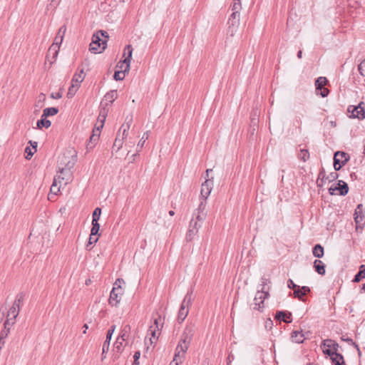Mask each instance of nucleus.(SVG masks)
<instances>
[{
  "mask_svg": "<svg viewBox=\"0 0 365 365\" xmlns=\"http://www.w3.org/2000/svg\"><path fill=\"white\" fill-rule=\"evenodd\" d=\"M195 333L194 325L190 324L185 328L180 339L176 346L174 357L179 359L182 362L185 358V354L187 352L192 338Z\"/></svg>",
  "mask_w": 365,
  "mask_h": 365,
  "instance_id": "f257e3e1",
  "label": "nucleus"
},
{
  "mask_svg": "<svg viewBox=\"0 0 365 365\" xmlns=\"http://www.w3.org/2000/svg\"><path fill=\"white\" fill-rule=\"evenodd\" d=\"M108 34L106 31L99 30L93 34L89 51L93 53H101L106 48Z\"/></svg>",
  "mask_w": 365,
  "mask_h": 365,
  "instance_id": "f03ea898",
  "label": "nucleus"
},
{
  "mask_svg": "<svg viewBox=\"0 0 365 365\" xmlns=\"http://www.w3.org/2000/svg\"><path fill=\"white\" fill-rule=\"evenodd\" d=\"M67 158L65 155L59 157L58 160V170L59 175L56 177L59 180V183L61 181H64V185H66L71 177V168L74 165V162L71 160H66Z\"/></svg>",
  "mask_w": 365,
  "mask_h": 365,
  "instance_id": "7ed1b4c3",
  "label": "nucleus"
},
{
  "mask_svg": "<svg viewBox=\"0 0 365 365\" xmlns=\"http://www.w3.org/2000/svg\"><path fill=\"white\" fill-rule=\"evenodd\" d=\"M132 120V117H126L125 124H123L120 126L113 147L115 152H118L123 147V140L128 136V130L130 129Z\"/></svg>",
  "mask_w": 365,
  "mask_h": 365,
  "instance_id": "20e7f679",
  "label": "nucleus"
},
{
  "mask_svg": "<svg viewBox=\"0 0 365 365\" xmlns=\"http://www.w3.org/2000/svg\"><path fill=\"white\" fill-rule=\"evenodd\" d=\"M192 292H187L182 302L178 315V321L179 323H182L188 314V307L192 300Z\"/></svg>",
  "mask_w": 365,
  "mask_h": 365,
  "instance_id": "39448f33",
  "label": "nucleus"
},
{
  "mask_svg": "<svg viewBox=\"0 0 365 365\" xmlns=\"http://www.w3.org/2000/svg\"><path fill=\"white\" fill-rule=\"evenodd\" d=\"M128 56L125 58L123 61H120L117 66L120 68V71H123L124 73H128L130 71V61L132 58V53H133V48L131 45H127L124 49V56L126 54Z\"/></svg>",
  "mask_w": 365,
  "mask_h": 365,
  "instance_id": "423d86ee",
  "label": "nucleus"
},
{
  "mask_svg": "<svg viewBox=\"0 0 365 365\" xmlns=\"http://www.w3.org/2000/svg\"><path fill=\"white\" fill-rule=\"evenodd\" d=\"M350 156L344 151H336L334 155V168L336 171L339 170L349 160Z\"/></svg>",
  "mask_w": 365,
  "mask_h": 365,
  "instance_id": "0eeeda50",
  "label": "nucleus"
},
{
  "mask_svg": "<svg viewBox=\"0 0 365 365\" xmlns=\"http://www.w3.org/2000/svg\"><path fill=\"white\" fill-rule=\"evenodd\" d=\"M354 221L356 223V229L363 228L365 225V213L364 212V207L362 204H359L354 212Z\"/></svg>",
  "mask_w": 365,
  "mask_h": 365,
  "instance_id": "6e6552de",
  "label": "nucleus"
},
{
  "mask_svg": "<svg viewBox=\"0 0 365 365\" xmlns=\"http://www.w3.org/2000/svg\"><path fill=\"white\" fill-rule=\"evenodd\" d=\"M364 104L361 102L358 106H349L348 108V112L351 113V117L357 118L359 119L365 118V109L361 105Z\"/></svg>",
  "mask_w": 365,
  "mask_h": 365,
  "instance_id": "1a4fd4ad",
  "label": "nucleus"
},
{
  "mask_svg": "<svg viewBox=\"0 0 365 365\" xmlns=\"http://www.w3.org/2000/svg\"><path fill=\"white\" fill-rule=\"evenodd\" d=\"M336 190L339 191L340 195L345 196L349 192L348 184L343 180H339L336 186L329 188V195H334Z\"/></svg>",
  "mask_w": 365,
  "mask_h": 365,
  "instance_id": "9d476101",
  "label": "nucleus"
},
{
  "mask_svg": "<svg viewBox=\"0 0 365 365\" xmlns=\"http://www.w3.org/2000/svg\"><path fill=\"white\" fill-rule=\"evenodd\" d=\"M123 294L122 288L113 287L109 298V304L111 306H117L121 299V297Z\"/></svg>",
  "mask_w": 365,
  "mask_h": 365,
  "instance_id": "9b49d317",
  "label": "nucleus"
},
{
  "mask_svg": "<svg viewBox=\"0 0 365 365\" xmlns=\"http://www.w3.org/2000/svg\"><path fill=\"white\" fill-rule=\"evenodd\" d=\"M115 329V325H112L107 331L106 338L103 344L102 360L106 358V353L109 350L110 342Z\"/></svg>",
  "mask_w": 365,
  "mask_h": 365,
  "instance_id": "f8f14e48",
  "label": "nucleus"
},
{
  "mask_svg": "<svg viewBox=\"0 0 365 365\" xmlns=\"http://www.w3.org/2000/svg\"><path fill=\"white\" fill-rule=\"evenodd\" d=\"M103 127V120L101 125L96 129L93 130L92 135L90 136L89 141L86 145L87 149L93 148L98 143L101 134V129Z\"/></svg>",
  "mask_w": 365,
  "mask_h": 365,
  "instance_id": "ddd939ff",
  "label": "nucleus"
},
{
  "mask_svg": "<svg viewBox=\"0 0 365 365\" xmlns=\"http://www.w3.org/2000/svg\"><path fill=\"white\" fill-rule=\"evenodd\" d=\"M207 199H202L200 203L198 205V207L194 211L193 216L195 217L199 220H205L206 217V202Z\"/></svg>",
  "mask_w": 365,
  "mask_h": 365,
  "instance_id": "4468645a",
  "label": "nucleus"
},
{
  "mask_svg": "<svg viewBox=\"0 0 365 365\" xmlns=\"http://www.w3.org/2000/svg\"><path fill=\"white\" fill-rule=\"evenodd\" d=\"M227 24H229L230 31L232 36L240 24V14L232 12L228 19Z\"/></svg>",
  "mask_w": 365,
  "mask_h": 365,
  "instance_id": "2eb2a0df",
  "label": "nucleus"
},
{
  "mask_svg": "<svg viewBox=\"0 0 365 365\" xmlns=\"http://www.w3.org/2000/svg\"><path fill=\"white\" fill-rule=\"evenodd\" d=\"M213 181L210 179H206L202 184L200 195L204 199H207L212 190Z\"/></svg>",
  "mask_w": 365,
  "mask_h": 365,
  "instance_id": "dca6fc26",
  "label": "nucleus"
},
{
  "mask_svg": "<svg viewBox=\"0 0 365 365\" xmlns=\"http://www.w3.org/2000/svg\"><path fill=\"white\" fill-rule=\"evenodd\" d=\"M262 288L260 290H257L254 301H257V299H260V304H263V302L265 299L268 298L269 296V285L265 286L264 284H261Z\"/></svg>",
  "mask_w": 365,
  "mask_h": 365,
  "instance_id": "f3484780",
  "label": "nucleus"
},
{
  "mask_svg": "<svg viewBox=\"0 0 365 365\" xmlns=\"http://www.w3.org/2000/svg\"><path fill=\"white\" fill-rule=\"evenodd\" d=\"M275 319L282 321L287 324L291 323L292 321V313L284 311H277L274 317Z\"/></svg>",
  "mask_w": 365,
  "mask_h": 365,
  "instance_id": "a211bd4d",
  "label": "nucleus"
},
{
  "mask_svg": "<svg viewBox=\"0 0 365 365\" xmlns=\"http://www.w3.org/2000/svg\"><path fill=\"white\" fill-rule=\"evenodd\" d=\"M310 288L307 286H303L300 287L298 286L297 289L294 291L293 295L295 298L299 299L301 301L304 302L303 297L305 296L307 293L310 292Z\"/></svg>",
  "mask_w": 365,
  "mask_h": 365,
  "instance_id": "6ab92c4d",
  "label": "nucleus"
},
{
  "mask_svg": "<svg viewBox=\"0 0 365 365\" xmlns=\"http://www.w3.org/2000/svg\"><path fill=\"white\" fill-rule=\"evenodd\" d=\"M323 353L325 355L330 356L332 364L336 363V361H338L339 362L344 361V356L339 352L332 353L329 349H324Z\"/></svg>",
  "mask_w": 365,
  "mask_h": 365,
  "instance_id": "aec40b11",
  "label": "nucleus"
},
{
  "mask_svg": "<svg viewBox=\"0 0 365 365\" xmlns=\"http://www.w3.org/2000/svg\"><path fill=\"white\" fill-rule=\"evenodd\" d=\"M313 267L314 268L315 272H317L319 274L322 276L325 274L326 266L324 263L320 259H315L313 263Z\"/></svg>",
  "mask_w": 365,
  "mask_h": 365,
  "instance_id": "412c9836",
  "label": "nucleus"
},
{
  "mask_svg": "<svg viewBox=\"0 0 365 365\" xmlns=\"http://www.w3.org/2000/svg\"><path fill=\"white\" fill-rule=\"evenodd\" d=\"M204 220H199L195 217L192 215V218L191 219L189 225V229L195 230L198 232L199 229L201 227L202 222Z\"/></svg>",
  "mask_w": 365,
  "mask_h": 365,
  "instance_id": "4be33fe9",
  "label": "nucleus"
},
{
  "mask_svg": "<svg viewBox=\"0 0 365 365\" xmlns=\"http://www.w3.org/2000/svg\"><path fill=\"white\" fill-rule=\"evenodd\" d=\"M59 47L56 45H51L48 51L47 58H49L51 55H52V58L51 61V63H53L58 54Z\"/></svg>",
  "mask_w": 365,
  "mask_h": 365,
  "instance_id": "5701e85b",
  "label": "nucleus"
},
{
  "mask_svg": "<svg viewBox=\"0 0 365 365\" xmlns=\"http://www.w3.org/2000/svg\"><path fill=\"white\" fill-rule=\"evenodd\" d=\"M14 324V321L10 322V319H6L4 324V329H2L0 333V337L1 340L5 339L8 336V334L10 331V328H6V325H13Z\"/></svg>",
  "mask_w": 365,
  "mask_h": 365,
  "instance_id": "b1692460",
  "label": "nucleus"
},
{
  "mask_svg": "<svg viewBox=\"0 0 365 365\" xmlns=\"http://www.w3.org/2000/svg\"><path fill=\"white\" fill-rule=\"evenodd\" d=\"M85 75L83 69H81L79 73H76L74 74L72 78V83L78 84V86H80V83L84 80Z\"/></svg>",
  "mask_w": 365,
  "mask_h": 365,
  "instance_id": "393cba45",
  "label": "nucleus"
},
{
  "mask_svg": "<svg viewBox=\"0 0 365 365\" xmlns=\"http://www.w3.org/2000/svg\"><path fill=\"white\" fill-rule=\"evenodd\" d=\"M20 309L12 305V307L9 309L7 313L6 319H10V322L14 321L15 322V319L19 315Z\"/></svg>",
  "mask_w": 365,
  "mask_h": 365,
  "instance_id": "a878e982",
  "label": "nucleus"
},
{
  "mask_svg": "<svg viewBox=\"0 0 365 365\" xmlns=\"http://www.w3.org/2000/svg\"><path fill=\"white\" fill-rule=\"evenodd\" d=\"M313 255L320 259L324 256V247L320 244H317L314 246L312 249Z\"/></svg>",
  "mask_w": 365,
  "mask_h": 365,
  "instance_id": "bb28decb",
  "label": "nucleus"
},
{
  "mask_svg": "<svg viewBox=\"0 0 365 365\" xmlns=\"http://www.w3.org/2000/svg\"><path fill=\"white\" fill-rule=\"evenodd\" d=\"M51 122L47 119L46 117L41 116V119L37 120L36 126L37 128L41 129L42 128H48L51 126Z\"/></svg>",
  "mask_w": 365,
  "mask_h": 365,
  "instance_id": "cd10ccee",
  "label": "nucleus"
},
{
  "mask_svg": "<svg viewBox=\"0 0 365 365\" xmlns=\"http://www.w3.org/2000/svg\"><path fill=\"white\" fill-rule=\"evenodd\" d=\"M365 277V264H361L359 267V270L354 276L353 282H359L362 279Z\"/></svg>",
  "mask_w": 365,
  "mask_h": 365,
  "instance_id": "c85d7f7f",
  "label": "nucleus"
},
{
  "mask_svg": "<svg viewBox=\"0 0 365 365\" xmlns=\"http://www.w3.org/2000/svg\"><path fill=\"white\" fill-rule=\"evenodd\" d=\"M291 337L292 339V341L296 343L300 344L304 341V334L302 333V331H292L291 334Z\"/></svg>",
  "mask_w": 365,
  "mask_h": 365,
  "instance_id": "c756f323",
  "label": "nucleus"
},
{
  "mask_svg": "<svg viewBox=\"0 0 365 365\" xmlns=\"http://www.w3.org/2000/svg\"><path fill=\"white\" fill-rule=\"evenodd\" d=\"M327 83L328 80L326 77H319L315 81L316 90H322Z\"/></svg>",
  "mask_w": 365,
  "mask_h": 365,
  "instance_id": "7c9ffc66",
  "label": "nucleus"
},
{
  "mask_svg": "<svg viewBox=\"0 0 365 365\" xmlns=\"http://www.w3.org/2000/svg\"><path fill=\"white\" fill-rule=\"evenodd\" d=\"M114 351L117 353L114 354V358L118 359L119 354L123 351V341L119 338L117 339L114 344Z\"/></svg>",
  "mask_w": 365,
  "mask_h": 365,
  "instance_id": "2f4dec72",
  "label": "nucleus"
},
{
  "mask_svg": "<svg viewBox=\"0 0 365 365\" xmlns=\"http://www.w3.org/2000/svg\"><path fill=\"white\" fill-rule=\"evenodd\" d=\"M58 113V108L56 107L46 108L43 110L42 117H49L56 115Z\"/></svg>",
  "mask_w": 365,
  "mask_h": 365,
  "instance_id": "473e14b6",
  "label": "nucleus"
},
{
  "mask_svg": "<svg viewBox=\"0 0 365 365\" xmlns=\"http://www.w3.org/2000/svg\"><path fill=\"white\" fill-rule=\"evenodd\" d=\"M118 98V93L116 90H112L106 93L104 96V98L106 101L112 103Z\"/></svg>",
  "mask_w": 365,
  "mask_h": 365,
  "instance_id": "72a5a7b5",
  "label": "nucleus"
},
{
  "mask_svg": "<svg viewBox=\"0 0 365 365\" xmlns=\"http://www.w3.org/2000/svg\"><path fill=\"white\" fill-rule=\"evenodd\" d=\"M148 331L150 332L152 336L150 339V343L153 344L156 341L160 330H157V329L154 328V326H150Z\"/></svg>",
  "mask_w": 365,
  "mask_h": 365,
  "instance_id": "f704fd0d",
  "label": "nucleus"
},
{
  "mask_svg": "<svg viewBox=\"0 0 365 365\" xmlns=\"http://www.w3.org/2000/svg\"><path fill=\"white\" fill-rule=\"evenodd\" d=\"M130 330V325L124 326L121 330V333H120V336L118 338H119L120 340H122V341L127 340Z\"/></svg>",
  "mask_w": 365,
  "mask_h": 365,
  "instance_id": "c9c22d12",
  "label": "nucleus"
},
{
  "mask_svg": "<svg viewBox=\"0 0 365 365\" xmlns=\"http://www.w3.org/2000/svg\"><path fill=\"white\" fill-rule=\"evenodd\" d=\"M148 137H149L148 131L143 133V137L141 138V139L140 140V141L138 142V143L137 145V152L140 151V150L143 148L146 140H148Z\"/></svg>",
  "mask_w": 365,
  "mask_h": 365,
  "instance_id": "e433bc0d",
  "label": "nucleus"
},
{
  "mask_svg": "<svg viewBox=\"0 0 365 365\" xmlns=\"http://www.w3.org/2000/svg\"><path fill=\"white\" fill-rule=\"evenodd\" d=\"M100 224L97 222H92V227L91 230V235H96L97 237H100Z\"/></svg>",
  "mask_w": 365,
  "mask_h": 365,
  "instance_id": "4c0bfd02",
  "label": "nucleus"
},
{
  "mask_svg": "<svg viewBox=\"0 0 365 365\" xmlns=\"http://www.w3.org/2000/svg\"><path fill=\"white\" fill-rule=\"evenodd\" d=\"M58 182H59V180L55 177L51 187V192L55 195L60 191V187L58 185Z\"/></svg>",
  "mask_w": 365,
  "mask_h": 365,
  "instance_id": "58836bf2",
  "label": "nucleus"
},
{
  "mask_svg": "<svg viewBox=\"0 0 365 365\" xmlns=\"http://www.w3.org/2000/svg\"><path fill=\"white\" fill-rule=\"evenodd\" d=\"M101 214V209L100 207H96L92 215V222H98V220L100 219Z\"/></svg>",
  "mask_w": 365,
  "mask_h": 365,
  "instance_id": "ea45409f",
  "label": "nucleus"
},
{
  "mask_svg": "<svg viewBox=\"0 0 365 365\" xmlns=\"http://www.w3.org/2000/svg\"><path fill=\"white\" fill-rule=\"evenodd\" d=\"M326 178H327V175H326L325 170L324 168H322L321 170H319V173L318 175V178L317 180V184L318 187H322V185L319 183V181L322 180H326Z\"/></svg>",
  "mask_w": 365,
  "mask_h": 365,
  "instance_id": "a19ab883",
  "label": "nucleus"
},
{
  "mask_svg": "<svg viewBox=\"0 0 365 365\" xmlns=\"http://www.w3.org/2000/svg\"><path fill=\"white\" fill-rule=\"evenodd\" d=\"M24 294L23 292L19 294L13 303V306L17 307L18 309H20V304L24 300Z\"/></svg>",
  "mask_w": 365,
  "mask_h": 365,
  "instance_id": "79ce46f5",
  "label": "nucleus"
},
{
  "mask_svg": "<svg viewBox=\"0 0 365 365\" xmlns=\"http://www.w3.org/2000/svg\"><path fill=\"white\" fill-rule=\"evenodd\" d=\"M241 9H242L241 1L234 0V2L232 5V12H236V13L240 14Z\"/></svg>",
  "mask_w": 365,
  "mask_h": 365,
  "instance_id": "37998d69",
  "label": "nucleus"
},
{
  "mask_svg": "<svg viewBox=\"0 0 365 365\" xmlns=\"http://www.w3.org/2000/svg\"><path fill=\"white\" fill-rule=\"evenodd\" d=\"M127 73H124L122 71H115L113 75V78L115 81H122L125 78V74Z\"/></svg>",
  "mask_w": 365,
  "mask_h": 365,
  "instance_id": "c03bdc74",
  "label": "nucleus"
},
{
  "mask_svg": "<svg viewBox=\"0 0 365 365\" xmlns=\"http://www.w3.org/2000/svg\"><path fill=\"white\" fill-rule=\"evenodd\" d=\"M78 84H74V83H72L71 86L69 87L68 88V97H72L75 95L76 92L77 91V90L78 89Z\"/></svg>",
  "mask_w": 365,
  "mask_h": 365,
  "instance_id": "a18cd8bd",
  "label": "nucleus"
},
{
  "mask_svg": "<svg viewBox=\"0 0 365 365\" xmlns=\"http://www.w3.org/2000/svg\"><path fill=\"white\" fill-rule=\"evenodd\" d=\"M163 323L162 322V319L160 316H158L157 318L154 319V328L157 329V330H160L163 327Z\"/></svg>",
  "mask_w": 365,
  "mask_h": 365,
  "instance_id": "49530a36",
  "label": "nucleus"
},
{
  "mask_svg": "<svg viewBox=\"0 0 365 365\" xmlns=\"http://www.w3.org/2000/svg\"><path fill=\"white\" fill-rule=\"evenodd\" d=\"M99 237H97L96 235H91V233L90 234L89 240L86 245V247L88 250H91V248L89 247L90 245H93L96 243L98 240Z\"/></svg>",
  "mask_w": 365,
  "mask_h": 365,
  "instance_id": "de8ad7c7",
  "label": "nucleus"
},
{
  "mask_svg": "<svg viewBox=\"0 0 365 365\" xmlns=\"http://www.w3.org/2000/svg\"><path fill=\"white\" fill-rule=\"evenodd\" d=\"M309 158V153L307 150L302 149L300 150L299 158L304 162L307 161Z\"/></svg>",
  "mask_w": 365,
  "mask_h": 365,
  "instance_id": "09e8293b",
  "label": "nucleus"
},
{
  "mask_svg": "<svg viewBox=\"0 0 365 365\" xmlns=\"http://www.w3.org/2000/svg\"><path fill=\"white\" fill-rule=\"evenodd\" d=\"M197 234V232L188 229L187 232L186 234V240L188 242L192 241Z\"/></svg>",
  "mask_w": 365,
  "mask_h": 365,
  "instance_id": "8fccbe9b",
  "label": "nucleus"
},
{
  "mask_svg": "<svg viewBox=\"0 0 365 365\" xmlns=\"http://www.w3.org/2000/svg\"><path fill=\"white\" fill-rule=\"evenodd\" d=\"M333 341V339H324L322 341V346L324 347V349L332 350L331 343H329V341Z\"/></svg>",
  "mask_w": 365,
  "mask_h": 365,
  "instance_id": "3c124183",
  "label": "nucleus"
},
{
  "mask_svg": "<svg viewBox=\"0 0 365 365\" xmlns=\"http://www.w3.org/2000/svg\"><path fill=\"white\" fill-rule=\"evenodd\" d=\"M339 175L335 170L334 172H331V173H329V175L327 176L326 180L330 182L337 179Z\"/></svg>",
  "mask_w": 365,
  "mask_h": 365,
  "instance_id": "603ef678",
  "label": "nucleus"
},
{
  "mask_svg": "<svg viewBox=\"0 0 365 365\" xmlns=\"http://www.w3.org/2000/svg\"><path fill=\"white\" fill-rule=\"evenodd\" d=\"M66 31V25H63L59 28L56 36H58V37L63 38Z\"/></svg>",
  "mask_w": 365,
  "mask_h": 365,
  "instance_id": "864d4df0",
  "label": "nucleus"
},
{
  "mask_svg": "<svg viewBox=\"0 0 365 365\" xmlns=\"http://www.w3.org/2000/svg\"><path fill=\"white\" fill-rule=\"evenodd\" d=\"M25 153H26V158L29 160L32 156L34 154V150L32 149V148H30L29 147H26L25 148Z\"/></svg>",
  "mask_w": 365,
  "mask_h": 365,
  "instance_id": "5fc2aeb1",
  "label": "nucleus"
},
{
  "mask_svg": "<svg viewBox=\"0 0 365 365\" xmlns=\"http://www.w3.org/2000/svg\"><path fill=\"white\" fill-rule=\"evenodd\" d=\"M255 303V307H254V309H257L258 311H260L262 309L264 308V303L263 304H260V299H257V301H254Z\"/></svg>",
  "mask_w": 365,
  "mask_h": 365,
  "instance_id": "6e6d98bb",
  "label": "nucleus"
},
{
  "mask_svg": "<svg viewBox=\"0 0 365 365\" xmlns=\"http://www.w3.org/2000/svg\"><path fill=\"white\" fill-rule=\"evenodd\" d=\"M329 343H331L332 345V350H331V352H338L339 348V345L338 344V343H336L334 340H333L332 341H329Z\"/></svg>",
  "mask_w": 365,
  "mask_h": 365,
  "instance_id": "4d7b16f0",
  "label": "nucleus"
},
{
  "mask_svg": "<svg viewBox=\"0 0 365 365\" xmlns=\"http://www.w3.org/2000/svg\"><path fill=\"white\" fill-rule=\"evenodd\" d=\"M287 287L289 289H294V291L298 287V285H297L291 279H289L287 281Z\"/></svg>",
  "mask_w": 365,
  "mask_h": 365,
  "instance_id": "13d9d810",
  "label": "nucleus"
},
{
  "mask_svg": "<svg viewBox=\"0 0 365 365\" xmlns=\"http://www.w3.org/2000/svg\"><path fill=\"white\" fill-rule=\"evenodd\" d=\"M364 68H365V59L364 61H362L360 64L358 66V70L360 73L361 75L364 76Z\"/></svg>",
  "mask_w": 365,
  "mask_h": 365,
  "instance_id": "bf43d9fd",
  "label": "nucleus"
},
{
  "mask_svg": "<svg viewBox=\"0 0 365 365\" xmlns=\"http://www.w3.org/2000/svg\"><path fill=\"white\" fill-rule=\"evenodd\" d=\"M63 38L58 37V36H56V37L54 38V41L52 45H56V46H58V47H60V45L63 42Z\"/></svg>",
  "mask_w": 365,
  "mask_h": 365,
  "instance_id": "052dcab7",
  "label": "nucleus"
},
{
  "mask_svg": "<svg viewBox=\"0 0 365 365\" xmlns=\"http://www.w3.org/2000/svg\"><path fill=\"white\" fill-rule=\"evenodd\" d=\"M124 283H125V282L123 279H117L113 284V287L122 288L121 284H124Z\"/></svg>",
  "mask_w": 365,
  "mask_h": 365,
  "instance_id": "680f3d73",
  "label": "nucleus"
},
{
  "mask_svg": "<svg viewBox=\"0 0 365 365\" xmlns=\"http://www.w3.org/2000/svg\"><path fill=\"white\" fill-rule=\"evenodd\" d=\"M261 282H262L261 284H264L265 286H267V285H269V284L271 283V281L269 280V279L266 278L265 277H262L261 278Z\"/></svg>",
  "mask_w": 365,
  "mask_h": 365,
  "instance_id": "e2e57ef3",
  "label": "nucleus"
},
{
  "mask_svg": "<svg viewBox=\"0 0 365 365\" xmlns=\"http://www.w3.org/2000/svg\"><path fill=\"white\" fill-rule=\"evenodd\" d=\"M62 97V95L60 92H56V93H52L51 94V98H53V99H59Z\"/></svg>",
  "mask_w": 365,
  "mask_h": 365,
  "instance_id": "0e129e2a",
  "label": "nucleus"
},
{
  "mask_svg": "<svg viewBox=\"0 0 365 365\" xmlns=\"http://www.w3.org/2000/svg\"><path fill=\"white\" fill-rule=\"evenodd\" d=\"M320 91H321L320 95L323 98L327 97L329 93V90L325 88H322V90H320Z\"/></svg>",
  "mask_w": 365,
  "mask_h": 365,
  "instance_id": "69168bd1",
  "label": "nucleus"
},
{
  "mask_svg": "<svg viewBox=\"0 0 365 365\" xmlns=\"http://www.w3.org/2000/svg\"><path fill=\"white\" fill-rule=\"evenodd\" d=\"M29 143L32 146V149L34 150V152H36L37 142L29 140Z\"/></svg>",
  "mask_w": 365,
  "mask_h": 365,
  "instance_id": "338daca9",
  "label": "nucleus"
},
{
  "mask_svg": "<svg viewBox=\"0 0 365 365\" xmlns=\"http://www.w3.org/2000/svg\"><path fill=\"white\" fill-rule=\"evenodd\" d=\"M180 363L181 362L180 361L179 359L174 357L170 365H179Z\"/></svg>",
  "mask_w": 365,
  "mask_h": 365,
  "instance_id": "774afa93",
  "label": "nucleus"
}]
</instances>
